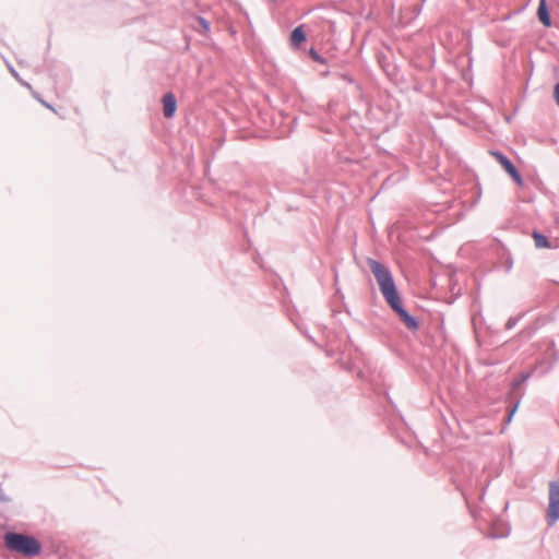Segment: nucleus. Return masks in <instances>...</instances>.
Returning <instances> with one entry per match:
<instances>
[{
    "mask_svg": "<svg viewBox=\"0 0 559 559\" xmlns=\"http://www.w3.org/2000/svg\"><path fill=\"white\" fill-rule=\"evenodd\" d=\"M368 265L378 282L383 298L389 306L400 301L401 297L397 293L395 282L389 267L373 259H368Z\"/></svg>",
    "mask_w": 559,
    "mask_h": 559,
    "instance_id": "1",
    "label": "nucleus"
},
{
    "mask_svg": "<svg viewBox=\"0 0 559 559\" xmlns=\"http://www.w3.org/2000/svg\"><path fill=\"white\" fill-rule=\"evenodd\" d=\"M4 543L8 549L25 557H35L40 554L41 545L33 536L21 533H7Z\"/></svg>",
    "mask_w": 559,
    "mask_h": 559,
    "instance_id": "2",
    "label": "nucleus"
},
{
    "mask_svg": "<svg viewBox=\"0 0 559 559\" xmlns=\"http://www.w3.org/2000/svg\"><path fill=\"white\" fill-rule=\"evenodd\" d=\"M547 524L555 525L559 521V479L549 483Z\"/></svg>",
    "mask_w": 559,
    "mask_h": 559,
    "instance_id": "3",
    "label": "nucleus"
},
{
    "mask_svg": "<svg viewBox=\"0 0 559 559\" xmlns=\"http://www.w3.org/2000/svg\"><path fill=\"white\" fill-rule=\"evenodd\" d=\"M491 154L500 163L503 169L514 179L518 185H522V176L516 169L515 165L504 154L499 151H493Z\"/></svg>",
    "mask_w": 559,
    "mask_h": 559,
    "instance_id": "4",
    "label": "nucleus"
},
{
    "mask_svg": "<svg viewBox=\"0 0 559 559\" xmlns=\"http://www.w3.org/2000/svg\"><path fill=\"white\" fill-rule=\"evenodd\" d=\"M390 307L400 317L401 321L407 326L408 330L416 331L418 329V321L403 307L402 300Z\"/></svg>",
    "mask_w": 559,
    "mask_h": 559,
    "instance_id": "5",
    "label": "nucleus"
},
{
    "mask_svg": "<svg viewBox=\"0 0 559 559\" xmlns=\"http://www.w3.org/2000/svg\"><path fill=\"white\" fill-rule=\"evenodd\" d=\"M163 105H164V116L166 118H171L177 109V100L173 93H166L163 96Z\"/></svg>",
    "mask_w": 559,
    "mask_h": 559,
    "instance_id": "6",
    "label": "nucleus"
},
{
    "mask_svg": "<svg viewBox=\"0 0 559 559\" xmlns=\"http://www.w3.org/2000/svg\"><path fill=\"white\" fill-rule=\"evenodd\" d=\"M539 21L547 27L551 25L550 15L546 5V0H540L537 10Z\"/></svg>",
    "mask_w": 559,
    "mask_h": 559,
    "instance_id": "7",
    "label": "nucleus"
},
{
    "mask_svg": "<svg viewBox=\"0 0 559 559\" xmlns=\"http://www.w3.org/2000/svg\"><path fill=\"white\" fill-rule=\"evenodd\" d=\"M306 40V33L304 26H297L290 34V43L295 47H299L301 43Z\"/></svg>",
    "mask_w": 559,
    "mask_h": 559,
    "instance_id": "8",
    "label": "nucleus"
},
{
    "mask_svg": "<svg viewBox=\"0 0 559 559\" xmlns=\"http://www.w3.org/2000/svg\"><path fill=\"white\" fill-rule=\"evenodd\" d=\"M533 239L537 249L549 248L550 242L546 236L538 231H533Z\"/></svg>",
    "mask_w": 559,
    "mask_h": 559,
    "instance_id": "9",
    "label": "nucleus"
},
{
    "mask_svg": "<svg viewBox=\"0 0 559 559\" xmlns=\"http://www.w3.org/2000/svg\"><path fill=\"white\" fill-rule=\"evenodd\" d=\"M197 22H198V24H199V25H200V27H201V31H200V32H201L202 34L206 35V34L210 32V23H209V21H206V20H205L204 17H202V16H198V17H197Z\"/></svg>",
    "mask_w": 559,
    "mask_h": 559,
    "instance_id": "10",
    "label": "nucleus"
},
{
    "mask_svg": "<svg viewBox=\"0 0 559 559\" xmlns=\"http://www.w3.org/2000/svg\"><path fill=\"white\" fill-rule=\"evenodd\" d=\"M309 55L313 61L322 63V64L325 63V59L323 57H321L316 49L311 48L309 51Z\"/></svg>",
    "mask_w": 559,
    "mask_h": 559,
    "instance_id": "11",
    "label": "nucleus"
},
{
    "mask_svg": "<svg viewBox=\"0 0 559 559\" xmlns=\"http://www.w3.org/2000/svg\"><path fill=\"white\" fill-rule=\"evenodd\" d=\"M516 323H518V320L515 318H509L506 323V329L511 330L516 325Z\"/></svg>",
    "mask_w": 559,
    "mask_h": 559,
    "instance_id": "12",
    "label": "nucleus"
},
{
    "mask_svg": "<svg viewBox=\"0 0 559 559\" xmlns=\"http://www.w3.org/2000/svg\"><path fill=\"white\" fill-rule=\"evenodd\" d=\"M554 99L559 107V82L555 85L554 88Z\"/></svg>",
    "mask_w": 559,
    "mask_h": 559,
    "instance_id": "13",
    "label": "nucleus"
},
{
    "mask_svg": "<svg viewBox=\"0 0 559 559\" xmlns=\"http://www.w3.org/2000/svg\"><path fill=\"white\" fill-rule=\"evenodd\" d=\"M516 407H518V404H516V405H514V407L509 412V414H508V416H507V419H506V423H507V424H510V423H511L512 417H513V415H514V413H515V411H516Z\"/></svg>",
    "mask_w": 559,
    "mask_h": 559,
    "instance_id": "14",
    "label": "nucleus"
},
{
    "mask_svg": "<svg viewBox=\"0 0 559 559\" xmlns=\"http://www.w3.org/2000/svg\"><path fill=\"white\" fill-rule=\"evenodd\" d=\"M11 72L16 79H19V74L13 68H11Z\"/></svg>",
    "mask_w": 559,
    "mask_h": 559,
    "instance_id": "15",
    "label": "nucleus"
}]
</instances>
